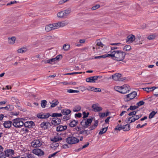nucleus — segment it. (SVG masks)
Masks as SVG:
<instances>
[{"label": "nucleus", "mask_w": 158, "mask_h": 158, "mask_svg": "<svg viewBox=\"0 0 158 158\" xmlns=\"http://www.w3.org/2000/svg\"><path fill=\"white\" fill-rule=\"evenodd\" d=\"M93 119V118L84 119L81 122V125L84 129L87 128L91 125Z\"/></svg>", "instance_id": "2"}, {"label": "nucleus", "mask_w": 158, "mask_h": 158, "mask_svg": "<svg viewBox=\"0 0 158 158\" xmlns=\"http://www.w3.org/2000/svg\"><path fill=\"white\" fill-rule=\"evenodd\" d=\"M66 142L70 144H76L79 142V140L73 136H69L66 139Z\"/></svg>", "instance_id": "4"}, {"label": "nucleus", "mask_w": 158, "mask_h": 158, "mask_svg": "<svg viewBox=\"0 0 158 158\" xmlns=\"http://www.w3.org/2000/svg\"><path fill=\"white\" fill-rule=\"evenodd\" d=\"M71 111L67 109H64L61 111V113L64 115H67L70 114Z\"/></svg>", "instance_id": "20"}, {"label": "nucleus", "mask_w": 158, "mask_h": 158, "mask_svg": "<svg viewBox=\"0 0 158 158\" xmlns=\"http://www.w3.org/2000/svg\"><path fill=\"white\" fill-rule=\"evenodd\" d=\"M4 155L6 157H12L14 154V151L11 149H8L4 151Z\"/></svg>", "instance_id": "6"}, {"label": "nucleus", "mask_w": 158, "mask_h": 158, "mask_svg": "<svg viewBox=\"0 0 158 158\" xmlns=\"http://www.w3.org/2000/svg\"><path fill=\"white\" fill-rule=\"evenodd\" d=\"M92 108L94 112H99L102 110V108L99 106V104L98 103L93 104L92 106Z\"/></svg>", "instance_id": "9"}, {"label": "nucleus", "mask_w": 158, "mask_h": 158, "mask_svg": "<svg viewBox=\"0 0 158 158\" xmlns=\"http://www.w3.org/2000/svg\"><path fill=\"white\" fill-rule=\"evenodd\" d=\"M62 139V138L61 137H54L53 139L51 140L52 141H54V142H57L60 140H61Z\"/></svg>", "instance_id": "40"}, {"label": "nucleus", "mask_w": 158, "mask_h": 158, "mask_svg": "<svg viewBox=\"0 0 158 158\" xmlns=\"http://www.w3.org/2000/svg\"><path fill=\"white\" fill-rule=\"evenodd\" d=\"M27 158H35L33 155L31 154H29L27 155Z\"/></svg>", "instance_id": "61"}, {"label": "nucleus", "mask_w": 158, "mask_h": 158, "mask_svg": "<svg viewBox=\"0 0 158 158\" xmlns=\"http://www.w3.org/2000/svg\"><path fill=\"white\" fill-rule=\"evenodd\" d=\"M54 59L53 58L51 59H50L48 60H46V63H49L51 64H53L54 63H55V61L54 60Z\"/></svg>", "instance_id": "44"}, {"label": "nucleus", "mask_w": 158, "mask_h": 158, "mask_svg": "<svg viewBox=\"0 0 158 158\" xmlns=\"http://www.w3.org/2000/svg\"><path fill=\"white\" fill-rule=\"evenodd\" d=\"M108 52H110V54H106V57H108L109 56L111 57L112 59L113 58H114V56H115V51H112L111 50Z\"/></svg>", "instance_id": "19"}, {"label": "nucleus", "mask_w": 158, "mask_h": 158, "mask_svg": "<svg viewBox=\"0 0 158 158\" xmlns=\"http://www.w3.org/2000/svg\"><path fill=\"white\" fill-rule=\"evenodd\" d=\"M126 39V42L127 43L132 42L135 39V36L133 35H128Z\"/></svg>", "instance_id": "12"}, {"label": "nucleus", "mask_w": 158, "mask_h": 158, "mask_svg": "<svg viewBox=\"0 0 158 158\" xmlns=\"http://www.w3.org/2000/svg\"><path fill=\"white\" fill-rule=\"evenodd\" d=\"M108 127L102 128L99 133V135H102L105 133L107 130Z\"/></svg>", "instance_id": "32"}, {"label": "nucleus", "mask_w": 158, "mask_h": 158, "mask_svg": "<svg viewBox=\"0 0 158 158\" xmlns=\"http://www.w3.org/2000/svg\"><path fill=\"white\" fill-rule=\"evenodd\" d=\"M113 79L115 81H123L126 79L125 77H122L121 75L119 73H115L112 75Z\"/></svg>", "instance_id": "5"}, {"label": "nucleus", "mask_w": 158, "mask_h": 158, "mask_svg": "<svg viewBox=\"0 0 158 158\" xmlns=\"http://www.w3.org/2000/svg\"><path fill=\"white\" fill-rule=\"evenodd\" d=\"M61 119L57 117L53 118L51 122L52 125L57 126L60 124L61 122Z\"/></svg>", "instance_id": "10"}, {"label": "nucleus", "mask_w": 158, "mask_h": 158, "mask_svg": "<svg viewBox=\"0 0 158 158\" xmlns=\"http://www.w3.org/2000/svg\"><path fill=\"white\" fill-rule=\"evenodd\" d=\"M0 158H6L4 155V152L1 153L0 154Z\"/></svg>", "instance_id": "64"}, {"label": "nucleus", "mask_w": 158, "mask_h": 158, "mask_svg": "<svg viewBox=\"0 0 158 158\" xmlns=\"http://www.w3.org/2000/svg\"><path fill=\"white\" fill-rule=\"evenodd\" d=\"M37 117L40 119H44V114L43 113H40L37 115Z\"/></svg>", "instance_id": "47"}, {"label": "nucleus", "mask_w": 158, "mask_h": 158, "mask_svg": "<svg viewBox=\"0 0 158 158\" xmlns=\"http://www.w3.org/2000/svg\"><path fill=\"white\" fill-rule=\"evenodd\" d=\"M67 128V126H62L60 125L57 126L56 127V131H62L66 130Z\"/></svg>", "instance_id": "16"}, {"label": "nucleus", "mask_w": 158, "mask_h": 158, "mask_svg": "<svg viewBox=\"0 0 158 158\" xmlns=\"http://www.w3.org/2000/svg\"><path fill=\"white\" fill-rule=\"evenodd\" d=\"M89 88H90V90L91 91H94L95 92H101V89L99 88H94L93 87L90 86Z\"/></svg>", "instance_id": "25"}, {"label": "nucleus", "mask_w": 158, "mask_h": 158, "mask_svg": "<svg viewBox=\"0 0 158 158\" xmlns=\"http://www.w3.org/2000/svg\"><path fill=\"white\" fill-rule=\"evenodd\" d=\"M143 89L144 90L146 91L147 92H149L150 91H151L150 90L151 89V88L148 87L143 88Z\"/></svg>", "instance_id": "59"}, {"label": "nucleus", "mask_w": 158, "mask_h": 158, "mask_svg": "<svg viewBox=\"0 0 158 158\" xmlns=\"http://www.w3.org/2000/svg\"><path fill=\"white\" fill-rule=\"evenodd\" d=\"M62 116V115L61 113H53L52 115V116L54 118L60 117Z\"/></svg>", "instance_id": "39"}, {"label": "nucleus", "mask_w": 158, "mask_h": 158, "mask_svg": "<svg viewBox=\"0 0 158 158\" xmlns=\"http://www.w3.org/2000/svg\"><path fill=\"white\" fill-rule=\"evenodd\" d=\"M156 35L155 34L149 35L148 36L147 38L149 40H152L155 38Z\"/></svg>", "instance_id": "33"}, {"label": "nucleus", "mask_w": 158, "mask_h": 158, "mask_svg": "<svg viewBox=\"0 0 158 158\" xmlns=\"http://www.w3.org/2000/svg\"><path fill=\"white\" fill-rule=\"evenodd\" d=\"M7 107L8 108L7 109V110L11 111L14 109L13 106L12 105H7Z\"/></svg>", "instance_id": "50"}, {"label": "nucleus", "mask_w": 158, "mask_h": 158, "mask_svg": "<svg viewBox=\"0 0 158 158\" xmlns=\"http://www.w3.org/2000/svg\"><path fill=\"white\" fill-rule=\"evenodd\" d=\"M70 118L69 116H67L66 115H65V116H64L63 117V119L64 121H66L69 119Z\"/></svg>", "instance_id": "57"}, {"label": "nucleus", "mask_w": 158, "mask_h": 158, "mask_svg": "<svg viewBox=\"0 0 158 158\" xmlns=\"http://www.w3.org/2000/svg\"><path fill=\"white\" fill-rule=\"evenodd\" d=\"M144 102L143 101H140L136 103V105L138 108L139 107L143 105L144 104Z\"/></svg>", "instance_id": "46"}, {"label": "nucleus", "mask_w": 158, "mask_h": 158, "mask_svg": "<svg viewBox=\"0 0 158 158\" xmlns=\"http://www.w3.org/2000/svg\"><path fill=\"white\" fill-rule=\"evenodd\" d=\"M157 112L154 111H152L149 114V118L150 119L152 118L156 114Z\"/></svg>", "instance_id": "35"}, {"label": "nucleus", "mask_w": 158, "mask_h": 158, "mask_svg": "<svg viewBox=\"0 0 158 158\" xmlns=\"http://www.w3.org/2000/svg\"><path fill=\"white\" fill-rule=\"evenodd\" d=\"M53 103H52L51 105V108H53L55 107L56 106H57L59 103V102H58V100H53Z\"/></svg>", "instance_id": "31"}, {"label": "nucleus", "mask_w": 158, "mask_h": 158, "mask_svg": "<svg viewBox=\"0 0 158 158\" xmlns=\"http://www.w3.org/2000/svg\"><path fill=\"white\" fill-rule=\"evenodd\" d=\"M121 86H115L114 87V89L115 90L121 93V92L122 91V88Z\"/></svg>", "instance_id": "42"}, {"label": "nucleus", "mask_w": 158, "mask_h": 158, "mask_svg": "<svg viewBox=\"0 0 158 158\" xmlns=\"http://www.w3.org/2000/svg\"><path fill=\"white\" fill-rule=\"evenodd\" d=\"M89 114V113L88 112L86 113L85 111L83 112V118L84 119H85V118L87 117Z\"/></svg>", "instance_id": "49"}, {"label": "nucleus", "mask_w": 158, "mask_h": 158, "mask_svg": "<svg viewBox=\"0 0 158 158\" xmlns=\"http://www.w3.org/2000/svg\"><path fill=\"white\" fill-rule=\"evenodd\" d=\"M100 7V5H99L97 4L96 5L93 6L92 8V10H95L98 8H99Z\"/></svg>", "instance_id": "52"}, {"label": "nucleus", "mask_w": 158, "mask_h": 158, "mask_svg": "<svg viewBox=\"0 0 158 158\" xmlns=\"http://www.w3.org/2000/svg\"><path fill=\"white\" fill-rule=\"evenodd\" d=\"M126 53L121 51H115L114 58V60L117 61H123L124 59Z\"/></svg>", "instance_id": "1"}, {"label": "nucleus", "mask_w": 158, "mask_h": 158, "mask_svg": "<svg viewBox=\"0 0 158 158\" xmlns=\"http://www.w3.org/2000/svg\"><path fill=\"white\" fill-rule=\"evenodd\" d=\"M130 129V126L129 124H127L123 126V130L124 131H128Z\"/></svg>", "instance_id": "23"}, {"label": "nucleus", "mask_w": 158, "mask_h": 158, "mask_svg": "<svg viewBox=\"0 0 158 158\" xmlns=\"http://www.w3.org/2000/svg\"><path fill=\"white\" fill-rule=\"evenodd\" d=\"M47 102L45 100H44L41 101V106L43 108H44L47 105Z\"/></svg>", "instance_id": "37"}, {"label": "nucleus", "mask_w": 158, "mask_h": 158, "mask_svg": "<svg viewBox=\"0 0 158 158\" xmlns=\"http://www.w3.org/2000/svg\"><path fill=\"white\" fill-rule=\"evenodd\" d=\"M51 126V123L49 122L46 123L44 122L40 124V127L42 128H44V129H48Z\"/></svg>", "instance_id": "13"}, {"label": "nucleus", "mask_w": 158, "mask_h": 158, "mask_svg": "<svg viewBox=\"0 0 158 158\" xmlns=\"http://www.w3.org/2000/svg\"><path fill=\"white\" fill-rule=\"evenodd\" d=\"M23 119L17 118L12 120L13 125L16 128H21L23 125L24 123L22 121Z\"/></svg>", "instance_id": "3"}, {"label": "nucleus", "mask_w": 158, "mask_h": 158, "mask_svg": "<svg viewBox=\"0 0 158 158\" xmlns=\"http://www.w3.org/2000/svg\"><path fill=\"white\" fill-rule=\"evenodd\" d=\"M97 45L98 46H100L102 48L103 47V46H104V45L100 41L98 42L97 43Z\"/></svg>", "instance_id": "58"}, {"label": "nucleus", "mask_w": 158, "mask_h": 158, "mask_svg": "<svg viewBox=\"0 0 158 158\" xmlns=\"http://www.w3.org/2000/svg\"><path fill=\"white\" fill-rule=\"evenodd\" d=\"M17 3V2L16 1H13L10 2V3H9L7 4V6H8L12 4H14Z\"/></svg>", "instance_id": "60"}, {"label": "nucleus", "mask_w": 158, "mask_h": 158, "mask_svg": "<svg viewBox=\"0 0 158 158\" xmlns=\"http://www.w3.org/2000/svg\"><path fill=\"white\" fill-rule=\"evenodd\" d=\"M16 40V38L14 37H12L11 38H8V43L10 44H13L15 43Z\"/></svg>", "instance_id": "24"}, {"label": "nucleus", "mask_w": 158, "mask_h": 158, "mask_svg": "<svg viewBox=\"0 0 158 158\" xmlns=\"http://www.w3.org/2000/svg\"><path fill=\"white\" fill-rule=\"evenodd\" d=\"M82 73V72H73V73H69L64 74V75H73L74 74H81Z\"/></svg>", "instance_id": "53"}, {"label": "nucleus", "mask_w": 158, "mask_h": 158, "mask_svg": "<svg viewBox=\"0 0 158 158\" xmlns=\"http://www.w3.org/2000/svg\"><path fill=\"white\" fill-rule=\"evenodd\" d=\"M147 123H145L144 124H143L142 125H141V126L140 125V124H139L138 125H137L136 126V128H142L144 126H146L147 125Z\"/></svg>", "instance_id": "54"}, {"label": "nucleus", "mask_w": 158, "mask_h": 158, "mask_svg": "<svg viewBox=\"0 0 158 158\" xmlns=\"http://www.w3.org/2000/svg\"><path fill=\"white\" fill-rule=\"evenodd\" d=\"M81 107L80 106L77 105L73 107V111L74 112L79 111L81 109Z\"/></svg>", "instance_id": "28"}, {"label": "nucleus", "mask_w": 158, "mask_h": 158, "mask_svg": "<svg viewBox=\"0 0 158 158\" xmlns=\"http://www.w3.org/2000/svg\"><path fill=\"white\" fill-rule=\"evenodd\" d=\"M32 152L38 156H41L44 154V152L39 148H35L33 149L32 150Z\"/></svg>", "instance_id": "8"}, {"label": "nucleus", "mask_w": 158, "mask_h": 158, "mask_svg": "<svg viewBox=\"0 0 158 158\" xmlns=\"http://www.w3.org/2000/svg\"><path fill=\"white\" fill-rule=\"evenodd\" d=\"M67 92L68 93H78L79 92V91L77 90H74L72 89H67Z\"/></svg>", "instance_id": "41"}, {"label": "nucleus", "mask_w": 158, "mask_h": 158, "mask_svg": "<svg viewBox=\"0 0 158 158\" xmlns=\"http://www.w3.org/2000/svg\"><path fill=\"white\" fill-rule=\"evenodd\" d=\"M123 126L122 125L119 126L118 124L114 128L115 130H118L119 131L121 130L122 129L123 130Z\"/></svg>", "instance_id": "43"}, {"label": "nucleus", "mask_w": 158, "mask_h": 158, "mask_svg": "<svg viewBox=\"0 0 158 158\" xmlns=\"http://www.w3.org/2000/svg\"><path fill=\"white\" fill-rule=\"evenodd\" d=\"M78 123V121L73 120L71 121L69 123V126L71 127H73L76 126Z\"/></svg>", "instance_id": "21"}, {"label": "nucleus", "mask_w": 158, "mask_h": 158, "mask_svg": "<svg viewBox=\"0 0 158 158\" xmlns=\"http://www.w3.org/2000/svg\"><path fill=\"white\" fill-rule=\"evenodd\" d=\"M86 81L88 82L95 83V81H94L93 77H90L87 78L86 79Z\"/></svg>", "instance_id": "26"}, {"label": "nucleus", "mask_w": 158, "mask_h": 158, "mask_svg": "<svg viewBox=\"0 0 158 158\" xmlns=\"http://www.w3.org/2000/svg\"><path fill=\"white\" fill-rule=\"evenodd\" d=\"M137 95V93L135 91H133L131 93L127 94V98H130V99L134 98Z\"/></svg>", "instance_id": "14"}, {"label": "nucleus", "mask_w": 158, "mask_h": 158, "mask_svg": "<svg viewBox=\"0 0 158 158\" xmlns=\"http://www.w3.org/2000/svg\"><path fill=\"white\" fill-rule=\"evenodd\" d=\"M31 145L34 148L39 147L42 145V143L40 142L39 140H35L33 141L31 143Z\"/></svg>", "instance_id": "11"}, {"label": "nucleus", "mask_w": 158, "mask_h": 158, "mask_svg": "<svg viewBox=\"0 0 158 158\" xmlns=\"http://www.w3.org/2000/svg\"><path fill=\"white\" fill-rule=\"evenodd\" d=\"M64 18H66L70 13V10L69 9L63 11Z\"/></svg>", "instance_id": "22"}, {"label": "nucleus", "mask_w": 158, "mask_h": 158, "mask_svg": "<svg viewBox=\"0 0 158 158\" xmlns=\"http://www.w3.org/2000/svg\"><path fill=\"white\" fill-rule=\"evenodd\" d=\"M137 111H134L130 112L128 114V115L129 116H132L135 115L136 114Z\"/></svg>", "instance_id": "55"}, {"label": "nucleus", "mask_w": 158, "mask_h": 158, "mask_svg": "<svg viewBox=\"0 0 158 158\" xmlns=\"http://www.w3.org/2000/svg\"><path fill=\"white\" fill-rule=\"evenodd\" d=\"M138 108V106H130V109L131 110H133Z\"/></svg>", "instance_id": "51"}, {"label": "nucleus", "mask_w": 158, "mask_h": 158, "mask_svg": "<svg viewBox=\"0 0 158 158\" xmlns=\"http://www.w3.org/2000/svg\"><path fill=\"white\" fill-rule=\"evenodd\" d=\"M122 89L121 93L125 94L128 92L130 90L129 86L127 85H124L122 86Z\"/></svg>", "instance_id": "7"}, {"label": "nucleus", "mask_w": 158, "mask_h": 158, "mask_svg": "<svg viewBox=\"0 0 158 158\" xmlns=\"http://www.w3.org/2000/svg\"><path fill=\"white\" fill-rule=\"evenodd\" d=\"M51 26H52L53 30L57 29L59 27V24L58 23H55L53 24H51Z\"/></svg>", "instance_id": "27"}, {"label": "nucleus", "mask_w": 158, "mask_h": 158, "mask_svg": "<svg viewBox=\"0 0 158 158\" xmlns=\"http://www.w3.org/2000/svg\"><path fill=\"white\" fill-rule=\"evenodd\" d=\"M13 122L10 121H6L4 122L3 125L5 128H10Z\"/></svg>", "instance_id": "17"}, {"label": "nucleus", "mask_w": 158, "mask_h": 158, "mask_svg": "<svg viewBox=\"0 0 158 158\" xmlns=\"http://www.w3.org/2000/svg\"><path fill=\"white\" fill-rule=\"evenodd\" d=\"M52 27V26H51V24L46 26L45 28V30L47 32H48L52 30H53Z\"/></svg>", "instance_id": "36"}, {"label": "nucleus", "mask_w": 158, "mask_h": 158, "mask_svg": "<svg viewBox=\"0 0 158 158\" xmlns=\"http://www.w3.org/2000/svg\"><path fill=\"white\" fill-rule=\"evenodd\" d=\"M131 49V46L129 45H127L125 46L123 50L126 51L130 50Z\"/></svg>", "instance_id": "45"}, {"label": "nucleus", "mask_w": 158, "mask_h": 158, "mask_svg": "<svg viewBox=\"0 0 158 158\" xmlns=\"http://www.w3.org/2000/svg\"><path fill=\"white\" fill-rule=\"evenodd\" d=\"M27 49L26 48H22L18 49L17 52L19 53H23L27 51Z\"/></svg>", "instance_id": "30"}, {"label": "nucleus", "mask_w": 158, "mask_h": 158, "mask_svg": "<svg viewBox=\"0 0 158 158\" xmlns=\"http://www.w3.org/2000/svg\"><path fill=\"white\" fill-rule=\"evenodd\" d=\"M70 48V45L69 44H64L63 47V49L65 51H67L69 50Z\"/></svg>", "instance_id": "29"}, {"label": "nucleus", "mask_w": 158, "mask_h": 158, "mask_svg": "<svg viewBox=\"0 0 158 158\" xmlns=\"http://www.w3.org/2000/svg\"><path fill=\"white\" fill-rule=\"evenodd\" d=\"M89 142H87L86 144H85V145H83L81 148V149H83V148H85L86 147H87L89 145Z\"/></svg>", "instance_id": "63"}, {"label": "nucleus", "mask_w": 158, "mask_h": 158, "mask_svg": "<svg viewBox=\"0 0 158 158\" xmlns=\"http://www.w3.org/2000/svg\"><path fill=\"white\" fill-rule=\"evenodd\" d=\"M52 116L49 113H47L45 114H44V119L48 118L49 116Z\"/></svg>", "instance_id": "56"}, {"label": "nucleus", "mask_w": 158, "mask_h": 158, "mask_svg": "<svg viewBox=\"0 0 158 158\" xmlns=\"http://www.w3.org/2000/svg\"><path fill=\"white\" fill-rule=\"evenodd\" d=\"M109 113H110V112L107 111L106 113H101L99 114V116L100 117H102V118L105 116H107L109 115Z\"/></svg>", "instance_id": "34"}, {"label": "nucleus", "mask_w": 158, "mask_h": 158, "mask_svg": "<svg viewBox=\"0 0 158 158\" xmlns=\"http://www.w3.org/2000/svg\"><path fill=\"white\" fill-rule=\"evenodd\" d=\"M63 14V11L60 12L57 14V16L60 18H64Z\"/></svg>", "instance_id": "48"}, {"label": "nucleus", "mask_w": 158, "mask_h": 158, "mask_svg": "<svg viewBox=\"0 0 158 158\" xmlns=\"http://www.w3.org/2000/svg\"><path fill=\"white\" fill-rule=\"evenodd\" d=\"M98 123V120H95V122L94 125L91 126L89 127V131H91L95 129L97 127Z\"/></svg>", "instance_id": "18"}, {"label": "nucleus", "mask_w": 158, "mask_h": 158, "mask_svg": "<svg viewBox=\"0 0 158 158\" xmlns=\"http://www.w3.org/2000/svg\"><path fill=\"white\" fill-rule=\"evenodd\" d=\"M58 24H59V25L60 27H63L66 26L67 24V23H66L64 21H62L58 22Z\"/></svg>", "instance_id": "38"}, {"label": "nucleus", "mask_w": 158, "mask_h": 158, "mask_svg": "<svg viewBox=\"0 0 158 158\" xmlns=\"http://www.w3.org/2000/svg\"><path fill=\"white\" fill-rule=\"evenodd\" d=\"M75 116L76 117L80 118L81 116V113L76 114H75Z\"/></svg>", "instance_id": "62"}, {"label": "nucleus", "mask_w": 158, "mask_h": 158, "mask_svg": "<svg viewBox=\"0 0 158 158\" xmlns=\"http://www.w3.org/2000/svg\"><path fill=\"white\" fill-rule=\"evenodd\" d=\"M34 123L32 121H27L24 123L23 125L25 127L28 128H31L33 125H34Z\"/></svg>", "instance_id": "15"}]
</instances>
